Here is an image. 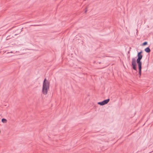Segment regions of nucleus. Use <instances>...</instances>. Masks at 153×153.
<instances>
[{
	"instance_id": "obj_7",
	"label": "nucleus",
	"mask_w": 153,
	"mask_h": 153,
	"mask_svg": "<svg viewBox=\"0 0 153 153\" xmlns=\"http://www.w3.org/2000/svg\"><path fill=\"white\" fill-rule=\"evenodd\" d=\"M1 122L4 123H5L7 122V120L4 118H3L1 119Z\"/></svg>"
},
{
	"instance_id": "obj_9",
	"label": "nucleus",
	"mask_w": 153,
	"mask_h": 153,
	"mask_svg": "<svg viewBox=\"0 0 153 153\" xmlns=\"http://www.w3.org/2000/svg\"><path fill=\"white\" fill-rule=\"evenodd\" d=\"M39 25H31L32 26H39Z\"/></svg>"
},
{
	"instance_id": "obj_5",
	"label": "nucleus",
	"mask_w": 153,
	"mask_h": 153,
	"mask_svg": "<svg viewBox=\"0 0 153 153\" xmlns=\"http://www.w3.org/2000/svg\"><path fill=\"white\" fill-rule=\"evenodd\" d=\"M138 73L139 74V77H140V76L141 75V68H142V66L141 65L142 64H138Z\"/></svg>"
},
{
	"instance_id": "obj_8",
	"label": "nucleus",
	"mask_w": 153,
	"mask_h": 153,
	"mask_svg": "<svg viewBox=\"0 0 153 153\" xmlns=\"http://www.w3.org/2000/svg\"><path fill=\"white\" fill-rule=\"evenodd\" d=\"M147 44V42H145L143 43L142 45L143 46H144V45H146Z\"/></svg>"
},
{
	"instance_id": "obj_3",
	"label": "nucleus",
	"mask_w": 153,
	"mask_h": 153,
	"mask_svg": "<svg viewBox=\"0 0 153 153\" xmlns=\"http://www.w3.org/2000/svg\"><path fill=\"white\" fill-rule=\"evenodd\" d=\"M131 65L132 66V68L135 70H136V59L134 58H133L132 59Z\"/></svg>"
},
{
	"instance_id": "obj_1",
	"label": "nucleus",
	"mask_w": 153,
	"mask_h": 153,
	"mask_svg": "<svg viewBox=\"0 0 153 153\" xmlns=\"http://www.w3.org/2000/svg\"><path fill=\"white\" fill-rule=\"evenodd\" d=\"M50 83L46 79L44 80L43 83L42 91L44 95L47 94L48 90L49 88Z\"/></svg>"
},
{
	"instance_id": "obj_6",
	"label": "nucleus",
	"mask_w": 153,
	"mask_h": 153,
	"mask_svg": "<svg viewBox=\"0 0 153 153\" xmlns=\"http://www.w3.org/2000/svg\"><path fill=\"white\" fill-rule=\"evenodd\" d=\"M145 52L147 53H149L150 52V49L149 47H147L144 50Z\"/></svg>"
},
{
	"instance_id": "obj_10",
	"label": "nucleus",
	"mask_w": 153,
	"mask_h": 153,
	"mask_svg": "<svg viewBox=\"0 0 153 153\" xmlns=\"http://www.w3.org/2000/svg\"><path fill=\"white\" fill-rule=\"evenodd\" d=\"M87 11V10H86L85 11V13H86V12Z\"/></svg>"
},
{
	"instance_id": "obj_4",
	"label": "nucleus",
	"mask_w": 153,
	"mask_h": 153,
	"mask_svg": "<svg viewBox=\"0 0 153 153\" xmlns=\"http://www.w3.org/2000/svg\"><path fill=\"white\" fill-rule=\"evenodd\" d=\"M110 99H108L107 100H105L101 102H98L97 104L101 105H103L107 104L109 101Z\"/></svg>"
},
{
	"instance_id": "obj_2",
	"label": "nucleus",
	"mask_w": 153,
	"mask_h": 153,
	"mask_svg": "<svg viewBox=\"0 0 153 153\" xmlns=\"http://www.w3.org/2000/svg\"><path fill=\"white\" fill-rule=\"evenodd\" d=\"M142 52V51L140 52L137 54L138 58L137 59V62L138 64H142V62L140 61L142 59L143 56L141 54Z\"/></svg>"
}]
</instances>
